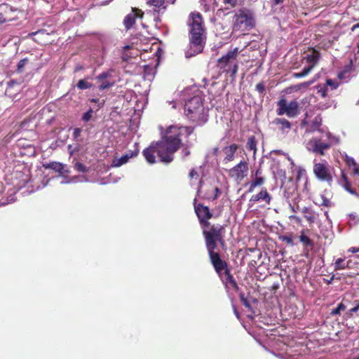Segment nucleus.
Listing matches in <instances>:
<instances>
[{"instance_id":"6","label":"nucleus","mask_w":359,"mask_h":359,"mask_svg":"<svg viewBox=\"0 0 359 359\" xmlns=\"http://www.w3.org/2000/svg\"><path fill=\"white\" fill-rule=\"evenodd\" d=\"M232 22L233 32L250 31L255 27V13L250 9L243 8L235 13Z\"/></svg>"},{"instance_id":"3","label":"nucleus","mask_w":359,"mask_h":359,"mask_svg":"<svg viewBox=\"0 0 359 359\" xmlns=\"http://www.w3.org/2000/svg\"><path fill=\"white\" fill-rule=\"evenodd\" d=\"M184 114L190 121L198 125L203 124L208 121V110L205 109L202 97L198 95L186 101Z\"/></svg>"},{"instance_id":"43","label":"nucleus","mask_w":359,"mask_h":359,"mask_svg":"<svg viewBox=\"0 0 359 359\" xmlns=\"http://www.w3.org/2000/svg\"><path fill=\"white\" fill-rule=\"evenodd\" d=\"M240 298H241V301L242 302L243 304L247 307V308H250V303L248 302V301L247 300V299L244 296V294L243 293H241L240 294Z\"/></svg>"},{"instance_id":"60","label":"nucleus","mask_w":359,"mask_h":359,"mask_svg":"<svg viewBox=\"0 0 359 359\" xmlns=\"http://www.w3.org/2000/svg\"><path fill=\"white\" fill-rule=\"evenodd\" d=\"M290 219H295L298 222L300 221L299 218L298 217H297L296 215H291V216H290Z\"/></svg>"},{"instance_id":"51","label":"nucleus","mask_w":359,"mask_h":359,"mask_svg":"<svg viewBox=\"0 0 359 359\" xmlns=\"http://www.w3.org/2000/svg\"><path fill=\"white\" fill-rule=\"evenodd\" d=\"M3 13H0V25L9 21Z\"/></svg>"},{"instance_id":"38","label":"nucleus","mask_w":359,"mask_h":359,"mask_svg":"<svg viewBox=\"0 0 359 359\" xmlns=\"http://www.w3.org/2000/svg\"><path fill=\"white\" fill-rule=\"evenodd\" d=\"M74 167L75 169L79 172H86L87 171L86 167L81 163L77 162Z\"/></svg>"},{"instance_id":"54","label":"nucleus","mask_w":359,"mask_h":359,"mask_svg":"<svg viewBox=\"0 0 359 359\" xmlns=\"http://www.w3.org/2000/svg\"><path fill=\"white\" fill-rule=\"evenodd\" d=\"M198 174L197 172L195 171L194 169H192L190 172H189V177L190 178H194L195 176H197Z\"/></svg>"},{"instance_id":"32","label":"nucleus","mask_w":359,"mask_h":359,"mask_svg":"<svg viewBox=\"0 0 359 359\" xmlns=\"http://www.w3.org/2000/svg\"><path fill=\"white\" fill-rule=\"evenodd\" d=\"M93 109L90 108L86 113L83 114V115L82 116V120L84 122L89 121L93 116Z\"/></svg>"},{"instance_id":"16","label":"nucleus","mask_w":359,"mask_h":359,"mask_svg":"<svg viewBox=\"0 0 359 359\" xmlns=\"http://www.w3.org/2000/svg\"><path fill=\"white\" fill-rule=\"evenodd\" d=\"M238 145L236 144H231L229 146H226L222 149L224 157L223 159L224 163H228L233 161L235 158V153L238 149Z\"/></svg>"},{"instance_id":"53","label":"nucleus","mask_w":359,"mask_h":359,"mask_svg":"<svg viewBox=\"0 0 359 359\" xmlns=\"http://www.w3.org/2000/svg\"><path fill=\"white\" fill-rule=\"evenodd\" d=\"M353 313L351 312V309L348 310L344 314V318L348 319L353 317Z\"/></svg>"},{"instance_id":"2","label":"nucleus","mask_w":359,"mask_h":359,"mask_svg":"<svg viewBox=\"0 0 359 359\" xmlns=\"http://www.w3.org/2000/svg\"><path fill=\"white\" fill-rule=\"evenodd\" d=\"M188 25L190 27V42L186 57H190L203 51L205 36L202 15L199 13H191L189 15Z\"/></svg>"},{"instance_id":"25","label":"nucleus","mask_w":359,"mask_h":359,"mask_svg":"<svg viewBox=\"0 0 359 359\" xmlns=\"http://www.w3.org/2000/svg\"><path fill=\"white\" fill-rule=\"evenodd\" d=\"M45 168H50L56 172H58L60 174L63 173L64 165L61 163L52 162V163H50L49 164H48L47 165H46Z\"/></svg>"},{"instance_id":"49","label":"nucleus","mask_w":359,"mask_h":359,"mask_svg":"<svg viewBox=\"0 0 359 359\" xmlns=\"http://www.w3.org/2000/svg\"><path fill=\"white\" fill-rule=\"evenodd\" d=\"M215 196L212 198H208V199L215 200L216 198H218L219 195L221 194V191L218 187L215 188Z\"/></svg>"},{"instance_id":"14","label":"nucleus","mask_w":359,"mask_h":359,"mask_svg":"<svg viewBox=\"0 0 359 359\" xmlns=\"http://www.w3.org/2000/svg\"><path fill=\"white\" fill-rule=\"evenodd\" d=\"M110 76L111 73L109 72H103L95 77L97 83H99L98 89L100 90H104L114 86V82L107 80Z\"/></svg>"},{"instance_id":"61","label":"nucleus","mask_w":359,"mask_h":359,"mask_svg":"<svg viewBox=\"0 0 359 359\" xmlns=\"http://www.w3.org/2000/svg\"><path fill=\"white\" fill-rule=\"evenodd\" d=\"M290 219H295L298 222L300 221L299 218L298 217H297L296 215H291V216H290Z\"/></svg>"},{"instance_id":"13","label":"nucleus","mask_w":359,"mask_h":359,"mask_svg":"<svg viewBox=\"0 0 359 359\" xmlns=\"http://www.w3.org/2000/svg\"><path fill=\"white\" fill-rule=\"evenodd\" d=\"M280 172H283V176L285 180L282 182L280 188L283 191L284 197L289 199L294 194L297 189L296 185L291 179L286 178L285 171L280 170Z\"/></svg>"},{"instance_id":"10","label":"nucleus","mask_w":359,"mask_h":359,"mask_svg":"<svg viewBox=\"0 0 359 359\" xmlns=\"http://www.w3.org/2000/svg\"><path fill=\"white\" fill-rule=\"evenodd\" d=\"M196 198L194 199V210L201 227L205 225L208 226V224L210 223L208 220L212 218V213L210 212L208 206L203 205L201 203L196 204Z\"/></svg>"},{"instance_id":"63","label":"nucleus","mask_w":359,"mask_h":359,"mask_svg":"<svg viewBox=\"0 0 359 359\" xmlns=\"http://www.w3.org/2000/svg\"><path fill=\"white\" fill-rule=\"evenodd\" d=\"M257 176H262V171L260 170H257L255 172V177Z\"/></svg>"},{"instance_id":"1","label":"nucleus","mask_w":359,"mask_h":359,"mask_svg":"<svg viewBox=\"0 0 359 359\" xmlns=\"http://www.w3.org/2000/svg\"><path fill=\"white\" fill-rule=\"evenodd\" d=\"M194 131V128L171 126L166 130L162 140L151 144L143 150V155L149 163H156L155 154L161 162L169 163L173 161V154L177 151L184 139Z\"/></svg>"},{"instance_id":"26","label":"nucleus","mask_w":359,"mask_h":359,"mask_svg":"<svg viewBox=\"0 0 359 359\" xmlns=\"http://www.w3.org/2000/svg\"><path fill=\"white\" fill-rule=\"evenodd\" d=\"M321 125V119L320 118L316 117L314 121L312 122L309 130L311 132L319 131L320 133L323 132L320 130V126Z\"/></svg>"},{"instance_id":"30","label":"nucleus","mask_w":359,"mask_h":359,"mask_svg":"<svg viewBox=\"0 0 359 359\" xmlns=\"http://www.w3.org/2000/svg\"><path fill=\"white\" fill-rule=\"evenodd\" d=\"M299 241L303 243L304 245L306 246L311 245L312 242L311 239L306 235H304L303 233L299 236Z\"/></svg>"},{"instance_id":"11","label":"nucleus","mask_w":359,"mask_h":359,"mask_svg":"<svg viewBox=\"0 0 359 359\" xmlns=\"http://www.w3.org/2000/svg\"><path fill=\"white\" fill-rule=\"evenodd\" d=\"M216 249L207 250L210 259L211 264L214 266L215 270L219 276L222 273L227 269V264L225 261L220 258L218 252H215Z\"/></svg>"},{"instance_id":"41","label":"nucleus","mask_w":359,"mask_h":359,"mask_svg":"<svg viewBox=\"0 0 359 359\" xmlns=\"http://www.w3.org/2000/svg\"><path fill=\"white\" fill-rule=\"evenodd\" d=\"M226 287H228V288H233L236 290H238V285L236 282V280L233 279V280H231L230 283H228L226 285Z\"/></svg>"},{"instance_id":"55","label":"nucleus","mask_w":359,"mask_h":359,"mask_svg":"<svg viewBox=\"0 0 359 359\" xmlns=\"http://www.w3.org/2000/svg\"><path fill=\"white\" fill-rule=\"evenodd\" d=\"M72 145L68 146V149H69V154L71 155H72L75 151H77L79 150L77 148H74V149H72Z\"/></svg>"},{"instance_id":"8","label":"nucleus","mask_w":359,"mask_h":359,"mask_svg":"<svg viewBox=\"0 0 359 359\" xmlns=\"http://www.w3.org/2000/svg\"><path fill=\"white\" fill-rule=\"evenodd\" d=\"M277 114L282 116L286 114L288 117H296L299 113V104L296 100L287 102L284 98L280 99L278 103Z\"/></svg>"},{"instance_id":"15","label":"nucleus","mask_w":359,"mask_h":359,"mask_svg":"<svg viewBox=\"0 0 359 359\" xmlns=\"http://www.w3.org/2000/svg\"><path fill=\"white\" fill-rule=\"evenodd\" d=\"M143 13L141 10L133 8L132 12L128 14L123 20V25L126 29H130L135 22L137 18H142Z\"/></svg>"},{"instance_id":"47","label":"nucleus","mask_w":359,"mask_h":359,"mask_svg":"<svg viewBox=\"0 0 359 359\" xmlns=\"http://www.w3.org/2000/svg\"><path fill=\"white\" fill-rule=\"evenodd\" d=\"M346 163L350 166V167H353V165H355V163H356L355 161V160L351 158V157H348V156H346Z\"/></svg>"},{"instance_id":"34","label":"nucleus","mask_w":359,"mask_h":359,"mask_svg":"<svg viewBox=\"0 0 359 359\" xmlns=\"http://www.w3.org/2000/svg\"><path fill=\"white\" fill-rule=\"evenodd\" d=\"M89 101L90 102H93V103H95V104H97V110L101 109L104 106V102H105V101L104 100H100L98 98H91V99L89 100Z\"/></svg>"},{"instance_id":"35","label":"nucleus","mask_w":359,"mask_h":359,"mask_svg":"<svg viewBox=\"0 0 359 359\" xmlns=\"http://www.w3.org/2000/svg\"><path fill=\"white\" fill-rule=\"evenodd\" d=\"M252 182L253 183V187L261 186L264 182V178L262 176H257V177H255Z\"/></svg>"},{"instance_id":"17","label":"nucleus","mask_w":359,"mask_h":359,"mask_svg":"<svg viewBox=\"0 0 359 359\" xmlns=\"http://www.w3.org/2000/svg\"><path fill=\"white\" fill-rule=\"evenodd\" d=\"M138 154V151H128L120 158H116L113 160L111 165L113 167H120L122 165L126 163L128 160L133 156H136Z\"/></svg>"},{"instance_id":"12","label":"nucleus","mask_w":359,"mask_h":359,"mask_svg":"<svg viewBox=\"0 0 359 359\" xmlns=\"http://www.w3.org/2000/svg\"><path fill=\"white\" fill-rule=\"evenodd\" d=\"M248 171V163L245 161H241L229 170V175L231 177L241 181L247 175Z\"/></svg>"},{"instance_id":"58","label":"nucleus","mask_w":359,"mask_h":359,"mask_svg":"<svg viewBox=\"0 0 359 359\" xmlns=\"http://www.w3.org/2000/svg\"><path fill=\"white\" fill-rule=\"evenodd\" d=\"M83 69V67L81 65H77L75 67L74 71L79 72V71L82 70Z\"/></svg>"},{"instance_id":"46","label":"nucleus","mask_w":359,"mask_h":359,"mask_svg":"<svg viewBox=\"0 0 359 359\" xmlns=\"http://www.w3.org/2000/svg\"><path fill=\"white\" fill-rule=\"evenodd\" d=\"M353 304H354V306L352 309H351V312H353L354 313L359 311L358 301L355 300L353 302Z\"/></svg>"},{"instance_id":"4","label":"nucleus","mask_w":359,"mask_h":359,"mask_svg":"<svg viewBox=\"0 0 359 359\" xmlns=\"http://www.w3.org/2000/svg\"><path fill=\"white\" fill-rule=\"evenodd\" d=\"M337 141V138L330 132H322L320 135H316L309 140L306 142L305 147L309 151L324 156L325 151Z\"/></svg>"},{"instance_id":"19","label":"nucleus","mask_w":359,"mask_h":359,"mask_svg":"<svg viewBox=\"0 0 359 359\" xmlns=\"http://www.w3.org/2000/svg\"><path fill=\"white\" fill-rule=\"evenodd\" d=\"M273 123L278 126V129L283 133H287L291 128V123L285 118H276L273 121Z\"/></svg>"},{"instance_id":"18","label":"nucleus","mask_w":359,"mask_h":359,"mask_svg":"<svg viewBox=\"0 0 359 359\" xmlns=\"http://www.w3.org/2000/svg\"><path fill=\"white\" fill-rule=\"evenodd\" d=\"M261 200L264 201L267 204H270L271 197L266 189H262L259 194L253 195L250 199V202L255 203Z\"/></svg>"},{"instance_id":"7","label":"nucleus","mask_w":359,"mask_h":359,"mask_svg":"<svg viewBox=\"0 0 359 359\" xmlns=\"http://www.w3.org/2000/svg\"><path fill=\"white\" fill-rule=\"evenodd\" d=\"M238 53L239 50L238 48H235L233 50L229 51L225 55L217 60V67L222 70L223 72L230 74L231 76H235L238 69L236 60Z\"/></svg>"},{"instance_id":"57","label":"nucleus","mask_w":359,"mask_h":359,"mask_svg":"<svg viewBox=\"0 0 359 359\" xmlns=\"http://www.w3.org/2000/svg\"><path fill=\"white\" fill-rule=\"evenodd\" d=\"M285 0H273V5H278L280 4H283Z\"/></svg>"},{"instance_id":"40","label":"nucleus","mask_w":359,"mask_h":359,"mask_svg":"<svg viewBox=\"0 0 359 359\" xmlns=\"http://www.w3.org/2000/svg\"><path fill=\"white\" fill-rule=\"evenodd\" d=\"M256 90L260 94H263L265 91V85L263 82L258 83L255 86Z\"/></svg>"},{"instance_id":"33","label":"nucleus","mask_w":359,"mask_h":359,"mask_svg":"<svg viewBox=\"0 0 359 359\" xmlns=\"http://www.w3.org/2000/svg\"><path fill=\"white\" fill-rule=\"evenodd\" d=\"M27 58L20 60L17 65V71L18 72H22L23 71L24 67L27 64Z\"/></svg>"},{"instance_id":"56","label":"nucleus","mask_w":359,"mask_h":359,"mask_svg":"<svg viewBox=\"0 0 359 359\" xmlns=\"http://www.w3.org/2000/svg\"><path fill=\"white\" fill-rule=\"evenodd\" d=\"M348 252H353V253L359 252V248H355L354 247L350 248L348 249Z\"/></svg>"},{"instance_id":"36","label":"nucleus","mask_w":359,"mask_h":359,"mask_svg":"<svg viewBox=\"0 0 359 359\" xmlns=\"http://www.w3.org/2000/svg\"><path fill=\"white\" fill-rule=\"evenodd\" d=\"M223 3L225 4H229L231 7H234L236 5L242 4L243 1L242 0H222Z\"/></svg>"},{"instance_id":"64","label":"nucleus","mask_w":359,"mask_h":359,"mask_svg":"<svg viewBox=\"0 0 359 359\" xmlns=\"http://www.w3.org/2000/svg\"><path fill=\"white\" fill-rule=\"evenodd\" d=\"M256 187H253V183L252 182L250 186V189L248 190L249 192H252Z\"/></svg>"},{"instance_id":"50","label":"nucleus","mask_w":359,"mask_h":359,"mask_svg":"<svg viewBox=\"0 0 359 359\" xmlns=\"http://www.w3.org/2000/svg\"><path fill=\"white\" fill-rule=\"evenodd\" d=\"M182 153L183 155V158H185L190 154V151L188 149L187 147H186L182 149Z\"/></svg>"},{"instance_id":"39","label":"nucleus","mask_w":359,"mask_h":359,"mask_svg":"<svg viewBox=\"0 0 359 359\" xmlns=\"http://www.w3.org/2000/svg\"><path fill=\"white\" fill-rule=\"evenodd\" d=\"M280 238L281 241L286 242L287 244L290 245H294L293 239L291 236H282Z\"/></svg>"},{"instance_id":"27","label":"nucleus","mask_w":359,"mask_h":359,"mask_svg":"<svg viewBox=\"0 0 359 359\" xmlns=\"http://www.w3.org/2000/svg\"><path fill=\"white\" fill-rule=\"evenodd\" d=\"M345 300H343L341 303H339L337 308L332 309L330 314L332 316L339 315L341 311H344L346 309V305L344 303Z\"/></svg>"},{"instance_id":"45","label":"nucleus","mask_w":359,"mask_h":359,"mask_svg":"<svg viewBox=\"0 0 359 359\" xmlns=\"http://www.w3.org/2000/svg\"><path fill=\"white\" fill-rule=\"evenodd\" d=\"M343 187L347 191H348L351 194H353V195H355V196H357L358 194L357 192L352 189L351 187H350V185L349 186H347L346 184H342Z\"/></svg>"},{"instance_id":"20","label":"nucleus","mask_w":359,"mask_h":359,"mask_svg":"<svg viewBox=\"0 0 359 359\" xmlns=\"http://www.w3.org/2000/svg\"><path fill=\"white\" fill-rule=\"evenodd\" d=\"M15 177L19 179V181L15 184L18 189L24 187L30 180L29 175L24 172H16Z\"/></svg>"},{"instance_id":"44","label":"nucleus","mask_w":359,"mask_h":359,"mask_svg":"<svg viewBox=\"0 0 359 359\" xmlns=\"http://www.w3.org/2000/svg\"><path fill=\"white\" fill-rule=\"evenodd\" d=\"M326 84L330 86L332 89H336L337 88V84L332 79H327Z\"/></svg>"},{"instance_id":"59","label":"nucleus","mask_w":359,"mask_h":359,"mask_svg":"<svg viewBox=\"0 0 359 359\" xmlns=\"http://www.w3.org/2000/svg\"><path fill=\"white\" fill-rule=\"evenodd\" d=\"M290 219H295L298 222L300 221L299 218L298 217H297L296 215H291V216H290Z\"/></svg>"},{"instance_id":"9","label":"nucleus","mask_w":359,"mask_h":359,"mask_svg":"<svg viewBox=\"0 0 359 359\" xmlns=\"http://www.w3.org/2000/svg\"><path fill=\"white\" fill-rule=\"evenodd\" d=\"M313 172L316 177L321 181L330 183L332 180V175L329 170V165L325 161L321 163H315Z\"/></svg>"},{"instance_id":"23","label":"nucleus","mask_w":359,"mask_h":359,"mask_svg":"<svg viewBox=\"0 0 359 359\" xmlns=\"http://www.w3.org/2000/svg\"><path fill=\"white\" fill-rule=\"evenodd\" d=\"M89 79H90V77L86 76L83 79L79 80L76 84L77 88L81 90L91 88L93 86V84L88 81Z\"/></svg>"},{"instance_id":"21","label":"nucleus","mask_w":359,"mask_h":359,"mask_svg":"<svg viewBox=\"0 0 359 359\" xmlns=\"http://www.w3.org/2000/svg\"><path fill=\"white\" fill-rule=\"evenodd\" d=\"M319 53L313 51L311 54H309L305 57L306 62L309 64L308 67H312V69L316 65L319 59Z\"/></svg>"},{"instance_id":"37","label":"nucleus","mask_w":359,"mask_h":359,"mask_svg":"<svg viewBox=\"0 0 359 359\" xmlns=\"http://www.w3.org/2000/svg\"><path fill=\"white\" fill-rule=\"evenodd\" d=\"M149 2L155 7H161L164 5L165 0H149Z\"/></svg>"},{"instance_id":"28","label":"nucleus","mask_w":359,"mask_h":359,"mask_svg":"<svg viewBox=\"0 0 359 359\" xmlns=\"http://www.w3.org/2000/svg\"><path fill=\"white\" fill-rule=\"evenodd\" d=\"M312 70V67H306L303 69L302 72L294 73L293 76L294 78L299 79L304 76H306L309 74V72Z\"/></svg>"},{"instance_id":"29","label":"nucleus","mask_w":359,"mask_h":359,"mask_svg":"<svg viewBox=\"0 0 359 359\" xmlns=\"http://www.w3.org/2000/svg\"><path fill=\"white\" fill-rule=\"evenodd\" d=\"M222 278L223 282L226 285L228 283H230L231 280H233L234 278L231 275L230 271L229 269H226L224 271V276L222 275Z\"/></svg>"},{"instance_id":"52","label":"nucleus","mask_w":359,"mask_h":359,"mask_svg":"<svg viewBox=\"0 0 359 359\" xmlns=\"http://www.w3.org/2000/svg\"><path fill=\"white\" fill-rule=\"evenodd\" d=\"M353 170L355 175H359V165L356 163L353 165Z\"/></svg>"},{"instance_id":"62","label":"nucleus","mask_w":359,"mask_h":359,"mask_svg":"<svg viewBox=\"0 0 359 359\" xmlns=\"http://www.w3.org/2000/svg\"><path fill=\"white\" fill-rule=\"evenodd\" d=\"M213 154L215 156H217L218 153H219V148L218 147H215L213 149V151H212Z\"/></svg>"},{"instance_id":"24","label":"nucleus","mask_w":359,"mask_h":359,"mask_svg":"<svg viewBox=\"0 0 359 359\" xmlns=\"http://www.w3.org/2000/svg\"><path fill=\"white\" fill-rule=\"evenodd\" d=\"M245 147L247 150L252 151L254 154H255L257 151V142L255 140V136H250L248 138Z\"/></svg>"},{"instance_id":"42","label":"nucleus","mask_w":359,"mask_h":359,"mask_svg":"<svg viewBox=\"0 0 359 359\" xmlns=\"http://www.w3.org/2000/svg\"><path fill=\"white\" fill-rule=\"evenodd\" d=\"M81 128H75L74 130V133H73L74 139L75 140L78 141L79 137L81 135Z\"/></svg>"},{"instance_id":"31","label":"nucleus","mask_w":359,"mask_h":359,"mask_svg":"<svg viewBox=\"0 0 359 359\" xmlns=\"http://www.w3.org/2000/svg\"><path fill=\"white\" fill-rule=\"evenodd\" d=\"M303 212L306 213L307 215H305L306 219L310 223H313L315 222V217L313 215L309 212V209L306 208H304L303 210Z\"/></svg>"},{"instance_id":"5","label":"nucleus","mask_w":359,"mask_h":359,"mask_svg":"<svg viewBox=\"0 0 359 359\" xmlns=\"http://www.w3.org/2000/svg\"><path fill=\"white\" fill-rule=\"evenodd\" d=\"M201 228L207 250L216 249L217 243L222 248L225 246L224 226L219 224H211V223H209L208 226L205 225Z\"/></svg>"},{"instance_id":"48","label":"nucleus","mask_w":359,"mask_h":359,"mask_svg":"<svg viewBox=\"0 0 359 359\" xmlns=\"http://www.w3.org/2000/svg\"><path fill=\"white\" fill-rule=\"evenodd\" d=\"M341 181L344 182L343 184H346L347 186L351 185L349 182L348 181V178H347L346 174L344 172H341Z\"/></svg>"},{"instance_id":"22","label":"nucleus","mask_w":359,"mask_h":359,"mask_svg":"<svg viewBox=\"0 0 359 359\" xmlns=\"http://www.w3.org/2000/svg\"><path fill=\"white\" fill-rule=\"evenodd\" d=\"M351 261L346 262L344 259L338 258L334 264V270H342L350 268Z\"/></svg>"}]
</instances>
